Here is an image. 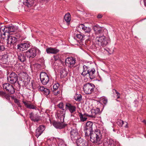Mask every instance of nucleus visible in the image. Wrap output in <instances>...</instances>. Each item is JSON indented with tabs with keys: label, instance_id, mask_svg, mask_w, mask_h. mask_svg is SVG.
Instances as JSON below:
<instances>
[{
	"label": "nucleus",
	"instance_id": "37998d69",
	"mask_svg": "<svg viewBox=\"0 0 146 146\" xmlns=\"http://www.w3.org/2000/svg\"><path fill=\"white\" fill-rule=\"evenodd\" d=\"M59 119L60 122L61 123H64V119L65 116H60V117H58Z\"/></svg>",
	"mask_w": 146,
	"mask_h": 146
},
{
	"label": "nucleus",
	"instance_id": "9d476101",
	"mask_svg": "<svg viewBox=\"0 0 146 146\" xmlns=\"http://www.w3.org/2000/svg\"><path fill=\"white\" fill-rule=\"evenodd\" d=\"M7 43L10 45H15L17 41V39L14 36L9 35V33H7Z\"/></svg>",
	"mask_w": 146,
	"mask_h": 146
},
{
	"label": "nucleus",
	"instance_id": "bf43d9fd",
	"mask_svg": "<svg viewBox=\"0 0 146 146\" xmlns=\"http://www.w3.org/2000/svg\"><path fill=\"white\" fill-rule=\"evenodd\" d=\"M19 107H21V106H19Z\"/></svg>",
	"mask_w": 146,
	"mask_h": 146
},
{
	"label": "nucleus",
	"instance_id": "ea45409f",
	"mask_svg": "<svg viewBox=\"0 0 146 146\" xmlns=\"http://www.w3.org/2000/svg\"><path fill=\"white\" fill-rule=\"evenodd\" d=\"M57 106L60 109L63 110L64 108V104L62 102L59 103L58 105Z\"/></svg>",
	"mask_w": 146,
	"mask_h": 146
},
{
	"label": "nucleus",
	"instance_id": "3c124183",
	"mask_svg": "<svg viewBox=\"0 0 146 146\" xmlns=\"http://www.w3.org/2000/svg\"><path fill=\"white\" fill-rule=\"evenodd\" d=\"M102 17V15L101 14H99L98 15L97 17L98 18H101Z\"/></svg>",
	"mask_w": 146,
	"mask_h": 146
},
{
	"label": "nucleus",
	"instance_id": "1a4fd4ad",
	"mask_svg": "<svg viewBox=\"0 0 146 146\" xmlns=\"http://www.w3.org/2000/svg\"><path fill=\"white\" fill-rule=\"evenodd\" d=\"M7 78L9 82L11 84L16 83L18 80L17 76L14 72L11 73Z\"/></svg>",
	"mask_w": 146,
	"mask_h": 146
},
{
	"label": "nucleus",
	"instance_id": "0eeeda50",
	"mask_svg": "<svg viewBox=\"0 0 146 146\" xmlns=\"http://www.w3.org/2000/svg\"><path fill=\"white\" fill-rule=\"evenodd\" d=\"M3 88L4 90L10 94H12L15 92V89L11 85L8 83L4 84L3 85Z\"/></svg>",
	"mask_w": 146,
	"mask_h": 146
},
{
	"label": "nucleus",
	"instance_id": "4468645a",
	"mask_svg": "<svg viewBox=\"0 0 146 146\" xmlns=\"http://www.w3.org/2000/svg\"><path fill=\"white\" fill-rule=\"evenodd\" d=\"M65 109L68 110L71 113L74 112L76 109V106L72 105L68 103H66L65 105Z\"/></svg>",
	"mask_w": 146,
	"mask_h": 146
},
{
	"label": "nucleus",
	"instance_id": "9b49d317",
	"mask_svg": "<svg viewBox=\"0 0 146 146\" xmlns=\"http://www.w3.org/2000/svg\"><path fill=\"white\" fill-rule=\"evenodd\" d=\"M82 30L85 33H89L91 31V29L89 27H87L86 25L82 24L79 25L77 28V30L79 31Z\"/></svg>",
	"mask_w": 146,
	"mask_h": 146
},
{
	"label": "nucleus",
	"instance_id": "09e8293b",
	"mask_svg": "<svg viewBox=\"0 0 146 146\" xmlns=\"http://www.w3.org/2000/svg\"><path fill=\"white\" fill-rule=\"evenodd\" d=\"M6 93L2 91H0V96L3 97V96Z\"/></svg>",
	"mask_w": 146,
	"mask_h": 146
},
{
	"label": "nucleus",
	"instance_id": "c9c22d12",
	"mask_svg": "<svg viewBox=\"0 0 146 146\" xmlns=\"http://www.w3.org/2000/svg\"><path fill=\"white\" fill-rule=\"evenodd\" d=\"M58 146H66L64 141L62 140H60L59 141Z\"/></svg>",
	"mask_w": 146,
	"mask_h": 146
},
{
	"label": "nucleus",
	"instance_id": "b1692460",
	"mask_svg": "<svg viewBox=\"0 0 146 146\" xmlns=\"http://www.w3.org/2000/svg\"><path fill=\"white\" fill-rule=\"evenodd\" d=\"M95 70L94 68L89 69L88 74L89 78L91 79L95 78Z\"/></svg>",
	"mask_w": 146,
	"mask_h": 146
},
{
	"label": "nucleus",
	"instance_id": "f257e3e1",
	"mask_svg": "<svg viewBox=\"0 0 146 146\" xmlns=\"http://www.w3.org/2000/svg\"><path fill=\"white\" fill-rule=\"evenodd\" d=\"M90 136V140L93 143L99 144L101 143L102 141V134L100 131L98 129L96 130L95 131L89 134Z\"/></svg>",
	"mask_w": 146,
	"mask_h": 146
},
{
	"label": "nucleus",
	"instance_id": "7c9ffc66",
	"mask_svg": "<svg viewBox=\"0 0 146 146\" xmlns=\"http://www.w3.org/2000/svg\"><path fill=\"white\" fill-rule=\"evenodd\" d=\"M7 33L9 32H14L15 30V27L13 26H7Z\"/></svg>",
	"mask_w": 146,
	"mask_h": 146
},
{
	"label": "nucleus",
	"instance_id": "a19ab883",
	"mask_svg": "<svg viewBox=\"0 0 146 146\" xmlns=\"http://www.w3.org/2000/svg\"><path fill=\"white\" fill-rule=\"evenodd\" d=\"M23 102L24 104V105L27 108L28 107V106H29L30 103H31V102L29 101H23Z\"/></svg>",
	"mask_w": 146,
	"mask_h": 146
},
{
	"label": "nucleus",
	"instance_id": "7ed1b4c3",
	"mask_svg": "<svg viewBox=\"0 0 146 146\" xmlns=\"http://www.w3.org/2000/svg\"><path fill=\"white\" fill-rule=\"evenodd\" d=\"M95 86L92 84L87 83L84 85L83 89L86 94H90L94 91Z\"/></svg>",
	"mask_w": 146,
	"mask_h": 146
},
{
	"label": "nucleus",
	"instance_id": "c756f323",
	"mask_svg": "<svg viewBox=\"0 0 146 146\" xmlns=\"http://www.w3.org/2000/svg\"><path fill=\"white\" fill-rule=\"evenodd\" d=\"M83 71L81 73V75L83 76H85L88 74V67L86 65L83 66Z\"/></svg>",
	"mask_w": 146,
	"mask_h": 146
},
{
	"label": "nucleus",
	"instance_id": "6e6552de",
	"mask_svg": "<svg viewBox=\"0 0 146 146\" xmlns=\"http://www.w3.org/2000/svg\"><path fill=\"white\" fill-rule=\"evenodd\" d=\"M40 78L41 82L43 85H46L49 82V77L45 72H42L40 73Z\"/></svg>",
	"mask_w": 146,
	"mask_h": 146
},
{
	"label": "nucleus",
	"instance_id": "bb28decb",
	"mask_svg": "<svg viewBox=\"0 0 146 146\" xmlns=\"http://www.w3.org/2000/svg\"><path fill=\"white\" fill-rule=\"evenodd\" d=\"M25 54L22 53H19L18 54V59L21 62H24L26 60Z\"/></svg>",
	"mask_w": 146,
	"mask_h": 146
},
{
	"label": "nucleus",
	"instance_id": "a18cd8bd",
	"mask_svg": "<svg viewBox=\"0 0 146 146\" xmlns=\"http://www.w3.org/2000/svg\"><path fill=\"white\" fill-rule=\"evenodd\" d=\"M3 98H5L7 100H9L10 99V96L6 93L5 94Z\"/></svg>",
	"mask_w": 146,
	"mask_h": 146
},
{
	"label": "nucleus",
	"instance_id": "dca6fc26",
	"mask_svg": "<svg viewBox=\"0 0 146 146\" xmlns=\"http://www.w3.org/2000/svg\"><path fill=\"white\" fill-rule=\"evenodd\" d=\"M44 129L45 127L44 125H41L37 128L36 131V136L37 138L41 134Z\"/></svg>",
	"mask_w": 146,
	"mask_h": 146
},
{
	"label": "nucleus",
	"instance_id": "f8f14e48",
	"mask_svg": "<svg viewBox=\"0 0 146 146\" xmlns=\"http://www.w3.org/2000/svg\"><path fill=\"white\" fill-rule=\"evenodd\" d=\"M75 62V59L73 58H68L65 60L66 65L70 67L73 66Z\"/></svg>",
	"mask_w": 146,
	"mask_h": 146
},
{
	"label": "nucleus",
	"instance_id": "aec40b11",
	"mask_svg": "<svg viewBox=\"0 0 146 146\" xmlns=\"http://www.w3.org/2000/svg\"><path fill=\"white\" fill-rule=\"evenodd\" d=\"M71 137L72 139L76 140L78 138V133L77 130L73 129L70 132Z\"/></svg>",
	"mask_w": 146,
	"mask_h": 146
},
{
	"label": "nucleus",
	"instance_id": "603ef678",
	"mask_svg": "<svg viewBox=\"0 0 146 146\" xmlns=\"http://www.w3.org/2000/svg\"><path fill=\"white\" fill-rule=\"evenodd\" d=\"M124 124H125V126H124V127H125L128 128V123L127 122H124Z\"/></svg>",
	"mask_w": 146,
	"mask_h": 146
},
{
	"label": "nucleus",
	"instance_id": "4be33fe9",
	"mask_svg": "<svg viewBox=\"0 0 146 146\" xmlns=\"http://www.w3.org/2000/svg\"><path fill=\"white\" fill-rule=\"evenodd\" d=\"M35 2V0H26L23 2V4L28 7L30 8L33 6Z\"/></svg>",
	"mask_w": 146,
	"mask_h": 146
},
{
	"label": "nucleus",
	"instance_id": "49530a36",
	"mask_svg": "<svg viewBox=\"0 0 146 146\" xmlns=\"http://www.w3.org/2000/svg\"><path fill=\"white\" fill-rule=\"evenodd\" d=\"M4 46L3 45H1L0 44V52L3 51L5 50Z\"/></svg>",
	"mask_w": 146,
	"mask_h": 146
},
{
	"label": "nucleus",
	"instance_id": "2eb2a0df",
	"mask_svg": "<svg viewBox=\"0 0 146 146\" xmlns=\"http://www.w3.org/2000/svg\"><path fill=\"white\" fill-rule=\"evenodd\" d=\"M53 125L56 128L62 129L64 128L67 125L66 124L60 122L54 121L53 122Z\"/></svg>",
	"mask_w": 146,
	"mask_h": 146
},
{
	"label": "nucleus",
	"instance_id": "a878e982",
	"mask_svg": "<svg viewBox=\"0 0 146 146\" xmlns=\"http://www.w3.org/2000/svg\"><path fill=\"white\" fill-rule=\"evenodd\" d=\"M9 55L8 54H5L3 55L1 59V60L4 64H6L8 60Z\"/></svg>",
	"mask_w": 146,
	"mask_h": 146
},
{
	"label": "nucleus",
	"instance_id": "8fccbe9b",
	"mask_svg": "<svg viewBox=\"0 0 146 146\" xmlns=\"http://www.w3.org/2000/svg\"><path fill=\"white\" fill-rule=\"evenodd\" d=\"M54 59L55 61H56L59 58V56L58 55L54 56Z\"/></svg>",
	"mask_w": 146,
	"mask_h": 146
},
{
	"label": "nucleus",
	"instance_id": "6ab92c4d",
	"mask_svg": "<svg viewBox=\"0 0 146 146\" xmlns=\"http://www.w3.org/2000/svg\"><path fill=\"white\" fill-rule=\"evenodd\" d=\"M91 111L92 114L91 115H89V117L93 118H95L96 117V115L100 112V109L98 108L92 109L91 110Z\"/></svg>",
	"mask_w": 146,
	"mask_h": 146
},
{
	"label": "nucleus",
	"instance_id": "c03bdc74",
	"mask_svg": "<svg viewBox=\"0 0 146 146\" xmlns=\"http://www.w3.org/2000/svg\"><path fill=\"white\" fill-rule=\"evenodd\" d=\"M78 146H86L87 143H85L84 141H82L81 143L80 144H77Z\"/></svg>",
	"mask_w": 146,
	"mask_h": 146
},
{
	"label": "nucleus",
	"instance_id": "412c9836",
	"mask_svg": "<svg viewBox=\"0 0 146 146\" xmlns=\"http://www.w3.org/2000/svg\"><path fill=\"white\" fill-rule=\"evenodd\" d=\"M39 90L42 93L46 96H48L50 93L49 90L47 88H45L43 86H39L38 87Z\"/></svg>",
	"mask_w": 146,
	"mask_h": 146
},
{
	"label": "nucleus",
	"instance_id": "4d7b16f0",
	"mask_svg": "<svg viewBox=\"0 0 146 146\" xmlns=\"http://www.w3.org/2000/svg\"><path fill=\"white\" fill-rule=\"evenodd\" d=\"M2 23H0V25H1V24H2Z\"/></svg>",
	"mask_w": 146,
	"mask_h": 146
},
{
	"label": "nucleus",
	"instance_id": "4c0bfd02",
	"mask_svg": "<svg viewBox=\"0 0 146 146\" xmlns=\"http://www.w3.org/2000/svg\"><path fill=\"white\" fill-rule=\"evenodd\" d=\"M76 37L79 39L80 40H82L84 39V36L81 35L80 34H77L76 35Z\"/></svg>",
	"mask_w": 146,
	"mask_h": 146
},
{
	"label": "nucleus",
	"instance_id": "393cba45",
	"mask_svg": "<svg viewBox=\"0 0 146 146\" xmlns=\"http://www.w3.org/2000/svg\"><path fill=\"white\" fill-rule=\"evenodd\" d=\"M40 117L36 114L34 115L33 113H31L30 115V118L31 120L34 122H38L40 119Z\"/></svg>",
	"mask_w": 146,
	"mask_h": 146
},
{
	"label": "nucleus",
	"instance_id": "79ce46f5",
	"mask_svg": "<svg viewBox=\"0 0 146 146\" xmlns=\"http://www.w3.org/2000/svg\"><path fill=\"white\" fill-rule=\"evenodd\" d=\"M36 107L33 104H31L30 103L29 106H28L27 108H28L30 109H35Z\"/></svg>",
	"mask_w": 146,
	"mask_h": 146
},
{
	"label": "nucleus",
	"instance_id": "5fc2aeb1",
	"mask_svg": "<svg viewBox=\"0 0 146 146\" xmlns=\"http://www.w3.org/2000/svg\"><path fill=\"white\" fill-rule=\"evenodd\" d=\"M143 122L144 123L145 125H146V120H144Z\"/></svg>",
	"mask_w": 146,
	"mask_h": 146
},
{
	"label": "nucleus",
	"instance_id": "473e14b6",
	"mask_svg": "<svg viewBox=\"0 0 146 146\" xmlns=\"http://www.w3.org/2000/svg\"><path fill=\"white\" fill-rule=\"evenodd\" d=\"M89 115L87 114H85L84 115H83L81 113H80V114L79 117L81 120L84 121H86L87 119V118L85 117V116L89 117Z\"/></svg>",
	"mask_w": 146,
	"mask_h": 146
},
{
	"label": "nucleus",
	"instance_id": "39448f33",
	"mask_svg": "<svg viewBox=\"0 0 146 146\" xmlns=\"http://www.w3.org/2000/svg\"><path fill=\"white\" fill-rule=\"evenodd\" d=\"M93 124V123L91 121H88L86 123L84 129L86 136H88L89 134L92 132Z\"/></svg>",
	"mask_w": 146,
	"mask_h": 146
},
{
	"label": "nucleus",
	"instance_id": "6e6d98bb",
	"mask_svg": "<svg viewBox=\"0 0 146 146\" xmlns=\"http://www.w3.org/2000/svg\"><path fill=\"white\" fill-rule=\"evenodd\" d=\"M31 10V9H29L27 10L26 11L28 12H30Z\"/></svg>",
	"mask_w": 146,
	"mask_h": 146
},
{
	"label": "nucleus",
	"instance_id": "423d86ee",
	"mask_svg": "<svg viewBox=\"0 0 146 146\" xmlns=\"http://www.w3.org/2000/svg\"><path fill=\"white\" fill-rule=\"evenodd\" d=\"M36 51L35 48H31L25 52V55L29 58H34L36 56Z\"/></svg>",
	"mask_w": 146,
	"mask_h": 146
},
{
	"label": "nucleus",
	"instance_id": "de8ad7c7",
	"mask_svg": "<svg viewBox=\"0 0 146 146\" xmlns=\"http://www.w3.org/2000/svg\"><path fill=\"white\" fill-rule=\"evenodd\" d=\"M113 91H115V93L116 94H117V99L119 98L120 97V94H119V93L118 92L115 90V89H113Z\"/></svg>",
	"mask_w": 146,
	"mask_h": 146
},
{
	"label": "nucleus",
	"instance_id": "72a5a7b5",
	"mask_svg": "<svg viewBox=\"0 0 146 146\" xmlns=\"http://www.w3.org/2000/svg\"><path fill=\"white\" fill-rule=\"evenodd\" d=\"M60 77L61 78H64L67 75L68 72L66 70L63 69L61 70L60 72Z\"/></svg>",
	"mask_w": 146,
	"mask_h": 146
},
{
	"label": "nucleus",
	"instance_id": "20e7f679",
	"mask_svg": "<svg viewBox=\"0 0 146 146\" xmlns=\"http://www.w3.org/2000/svg\"><path fill=\"white\" fill-rule=\"evenodd\" d=\"M31 46V44L28 41H25L22 43L18 44L17 49L21 51L26 50L30 48Z\"/></svg>",
	"mask_w": 146,
	"mask_h": 146
},
{
	"label": "nucleus",
	"instance_id": "f03ea898",
	"mask_svg": "<svg viewBox=\"0 0 146 146\" xmlns=\"http://www.w3.org/2000/svg\"><path fill=\"white\" fill-rule=\"evenodd\" d=\"M96 42L100 46L102 47L106 46L110 42L109 40L103 35H100L96 36Z\"/></svg>",
	"mask_w": 146,
	"mask_h": 146
},
{
	"label": "nucleus",
	"instance_id": "f3484780",
	"mask_svg": "<svg viewBox=\"0 0 146 146\" xmlns=\"http://www.w3.org/2000/svg\"><path fill=\"white\" fill-rule=\"evenodd\" d=\"M59 86V84L58 83L54 84L53 86V88L52 89V90L55 96H57L60 94V89L58 88Z\"/></svg>",
	"mask_w": 146,
	"mask_h": 146
},
{
	"label": "nucleus",
	"instance_id": "e433bc0d",
	"mask_svg": "<svg viewBox=\"0 0 146 146\" xmlns=\"http://www.w3.org/2000/svg\"><path fill=\"white\" fill-rule=\"evenodd\" d=\"M124 122L121 119H118L117 120V123L118 125L119 126L122 127L124 124Z\"/></svg>",
	"mask_w": 146,
	"mask_h": 146
},
{
	"label": "nucleus",
	"instance_id": "cd10ccee",
	"mask_svg": "<svg viewBox=\"0 0 146 146\" xmlns=\"http://www.w3.org/2000/svg\"><path fill=\"white\" fill-rule=\"evenodd\" d=\"M64 19L67 24L68 25L71 20V15L69 13H68L65 15Z\"/></svg>",
	"mask_w": 146,
	"mask_h": 146
},
{
	"label": "nucleus",
	"instance_id": "5701e85b",
	"mask_svg": "<svg viewBox=\"0 0 146 146\" xmlns=\"http://www.w3.org/2000/svg\"><path fill=\"white\" fill-rule=\"evenodd\" d=\"M46 50L48 54H55L59 51V50L56 48L51 47L47 48Z\"/></svg>",
	"mask_w": 146,
	"mask_h": 146
},
{
	"label": "nucleus",
	"instance_id": "a211bd4d",
	"mask_svg": "<svg viewBox=\"0 0 146 146\" xmlns=\"http://www.w3.org/2000/svg\"><path fill=\"white\" fill-rule=\"evenodd\" d=\"M7 27H2L0 28V31L1 33V37L2 38H3L4 39L6 38L5 36L7 34Z\"/></svg>",
	"mask_w": 146,
	"mask_h": 146
},
{
	"label": "nucleus",
	"instance_id": "ddd939ff",
	"mask_svg": "<svg viewBox=\"0 0 146 146\" xmlns=\"http://www.w3.org/2000/svg\"><path fill=\"white\" fill-rule=\"evenodd\" d=\"M116 142L111 139H105L103 143V146H116Z\"/></svg>",
	"mask_w": 146,
	"mask_h": 146
},
{
	"label": "nucleus",
	"instance_id": "58836bf2",
	"mask_svg": "<svg viewBox=\"0 0 146 146\" xmlns=\"http://www.w3.org/2000/svg\"><path fill=\"white\" fill-rule=\"evenodd\" d=\"M100 100L101 102H103L105 104H106L108 102L107 99L105 97H103L101 98Z\"/></svg>",
	"mask_w": 146,
	"mask_h": 146
},
{
	"label": "nucleus",
	"instance_id": "f704fd0d",
	"mask_svg": "<svg viewBox=\"0 0 146 146\" xmlns=\"http://www.w3.org/2000/svg\"><path fill=\"white\" fill-rule=\"evenodd\" d=\"M82 96L81 94H76L74 96L75 100L78 101H80L82 99Z\"/></svg>",
	"mask_w": 146,
	"mask_h": 146
},
{
	"label": "nucleus",
	"instance_id": "864d4df0",
	"mask_svg": "<svg viewBox=\"0 0 146 146\" xmlns=\"http://www.w3.org/2000/svg\"><path fill=\"white\" fill-rule=\"evenodd\" d=\"M144 5L146 7V0H144Z\"/></svg>",
	"mask_w": 146,
	"mask_h": 146
},
{
	"label": "nucleus",
	"instance_id": "13d9d810",
	"mask_svg": "<svg viewBox=\"0 0 146 146\" xmlns=\"http://www.w3.org/2000/svg\"><path fill=\"white\" fill-rule=\"evenodd\" d=\"M18 84L19 85H20V84H19V82H18Z\"/></svg>",
	"mask_w": 146,
	"mask_h": 146
},
{
	"label": "nucleus",
	"instance_id": "2f4dec72",
	"mask_svg": "<svg viewBox=\"0 0 146 146\" xmlns=\"http://www.w3.org/2000/svg\"><path fill=\"white\" fill-rule=\"evenodd\" d=\"M66 110L63 109L62 110L58 111L57 113L58 117H60V116H65L66 113Z\"/></svg>",
	"mask_w": 146,
	"mask_h": 146
},
{
	"label": "nucleus",
	"instance_id": "c85d7f7f",
	"mask_svg": "<svg viewBox=\"0 0 146 146\" xmlns=\"http://www.w3.org/2000/svg\"><path fill=\"white\" fill-rule=\"evenodd\" d=\"M93 28L96 33L97 34L100 33L102 31V28L98 26H93Z\"/></svg>",
	"mask_w": 146,
	"mask_h": 146
}]
</instances>
